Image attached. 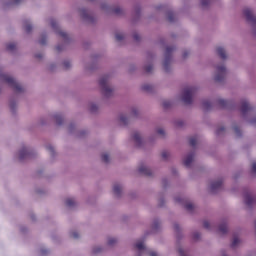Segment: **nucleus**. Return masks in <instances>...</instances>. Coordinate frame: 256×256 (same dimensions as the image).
Listing matches in <instances>:
<instances>
[{"label":"nucleus","mask_w":256,"mask_h":256,"mask_svg":"<svg viewBox=\"0 0 256 256\" xmlns=\"http://www.w3.org/2000/svg\"><path fill=\"white\" fill-rule=\"evenodd\" d=\"M139 172L143 173L144 175H151V170L147 166H140Z\"/></svg>","instance_id":"1a4fd4ad"},{"label":"nucleus","mask_w":256,"mask_h":256,"mask_svg":"<svg viewBox=\"0 0 256 256\" xmlns=\"http://www.w3.org/2000/svg\"><path fill=\"white\" fill-rule=\"evenodd\" d=\"M248 109H249V103L244 102L241 108L242 113H245V111H248Z\"/></svg>","instance_id":"2eb2a0df"},{"label":"nucleus","mask_w":256,"mask_h":256,"mask_svg":"<svg viewBox=\"0 0 256 256\" xmlns=\"http://www.w3.org/2000/svg\"><path fill=\"white\" fill-rule=\"evenodd\" d=\"M62 37H65V33H62Z\"/></svg>","instance_id":"473e14b6"},{"label":"nucleus","mask_w":256,"mask_h":256,"mask_svg":"<svg viewBox=\"0 0 256 256\" xmlns=\"http://www.w3.org/2000/svg\"><path fill=\"white\" fill-rule=\"evenodd\" d=\"M217 53L222 59H225L227 57V54L225 53V49L223 47H218Z\"/></svg>","instance_id":"9d476101"},{"label":"nucleus","mask_w":256,"mask_h":256,"mask_svg":"<svg viewBox=\"0 0 256 256\" xmlns=\"http://www.w3.org/2000/svg\"><path fill=\"white\" fill-rule=\"evenodd\" d=\"M239 241H240L239 238H234L232 242L233 247H237V244L239 243Z\"/></svg>","instance_id":"6ab92c4d"},{"label":"nucleus","mask_w":256,"mask_h":256,"mask_svg":"<svg viewBox=\"0 0 256 256\" xmlns=\"http://www.w3.org/2000/svg\"><path fill=\"white\" fill-rule=\"evenodd\" d=\"M3 81H5V83H7L8 85H10L12 87V89H15V91H21V84H19L17 81H15V79H13V77L11 76H3Z\"/></svg>","instance_id":"f03ea898"},{"label":"nucleus","mask_w":256,"mask_h":256,"mask_svg":"<svg viewBox=\"0 0 256 256\" xmlns=\"http://www.w3.org/2000/svg\"><path fill=\"white\" fill-rule=\"evenodd\" d=\"M8 49H10V50L15 49V46L14 45H9Z\"/></svg>","instance_id":"7c9ffc66"},{"label":"nucleus","mask_w":256,"mask_h":256,"mask_svg":"<svg viewBox=\"0 0 256 256\" xmlns=\"http://www.w3.org/2000/svg\"><path fill=\"white\" fill-rule=\"evenodd\" d=\"M193 93H195V88H186L183 92L182 101H184V103H191Z\"/></svg>","instance_id":"20e7f679"},{"label":"nucleus","mask_w":256,"mask_h":256,"mask_svg":"<svg viewBox=\"0 0 256 256\" xmlns=\"http://www.w3.org/2000/svg\"><path fill=\"white\" fill-rule=\"evenodd\" d=\"M75 203V199L73 198H67L65 202L67 207H74Z\"/></svg>","instance_id":"9b49d317"},{"label":"nucleus","mask_w":256,"mask_h":256,"mask_svg":"<svg viewBox=\"0 0 256 256\" xmlns=\"http://www.w3.org/2000/svg\"><path fill=\"white\" fill-rule=\"evenodd\" d=\"M157 133H158V135H165V130L160 128L157 130Z\"/></svg>","instance_id":"4be33fe9"},{"label":"nucleus","mask_w":256,"mask_h":256,"mask_svg":"<svg viewBox=\"0 0 256 256\" xmlns=\"http://www.w3.org/2000/svg\"><path fill=\"white\" fill-rule=\"evenodd\" d=\"M186 208H187V209H193V205L188 204V205L186 206Z\"/></svg>","instance_id":"c756f323"},{"label":"nucleus","mask_w":256,"mask_h":256,"mask_svg":"<svg viewBox=\"0 0 256 256\" xmlns=\"http://www.w3.org/2000/svg\"><path fill=\"white\" fill-rule=\"evenodd\" d=\"M14 3H19V0H14Z\"/></svg>","instance_id":"2f4dec72"},{"label":"nucleus","mask_w":256,"mask_h":256,"mask_svg":"<svg viewBox=\"0 0 256 256\" xmlns=\"http://www.w3.org/2000/svg\"><path fill=\"white\" fill-rule=\"evenodd\" d=\"M197 144V138L193 137L190 139V145L195 146Z\"/></svg>","instance_id":"a211bd4d"},{"label":"nucleus","mask_w":256,"mask_h":256,"mask_svg":"<svg viewBox=\"0 0 256 256\" xmlns=\"http://www.w3.org/2000/svg\"><path fill=\"white\" fill-rule=\"evenodd\" d=\"M246 203L248 204V205H250L251 204V198H246Z\"/></svg>","instance_id":"bb28decb"},{"label":"nucleus","mask_w":256,"mask_h":256,"mask_svg":"<svg viewBox=\"0 0 256 256\" xmlns=\"http://www.w3.org/2000/svg\"><path fill=\"white\" fill-rule=\"evenodd\" d=\"M115 38L117 39V41H121V39H123V34L118 33L115 35Z\"/></svg>","instance_id":"aec40b11"},{"label":"nucleus","mask_w":256,"mask_h":256,"mask_svg":"<svg viewBox=\"0 0 256 256\" xmlns=\"http://www.w3.org/2000/svg\"><path fill=\"white\" fill-rule=\"evenodd\" d=\"M136 249H138V251H143V253H146L150 256H159V253H157L156 251L147 250V248H145V243L141 240H138L136 242Z\"/></svg>","instance_id":"f257e3e1"},{"label":"nucleus","mask_w":256,"mask_h":256,"mask_svg":"<svg viewBox=\"0 0 256 256\" xmlns=\"http://www.w3.org/2000/svg\"><path fill=\"white\" fill-rule=\"evenodd\" d=\"M40 43H42V44H43L44 42H43V41H41Z\"/></svg>","instance_id":"f704fd0d"},{"label":"nucleus","mask_w":256,"mask_h":256,"mask_svg":"<svg viewBox=\"0 0 256 256\" xmlns=\"http://www.w3.org/2000/svg\"><path fill=\"white\" fill-rule=\"evenodd\" d=\"M191 163H193V154L186 156L184 159V165H186V167H189Z\"/></svg>","instance_id":"0eeeda50"},{"label":"nucleus","mask_w":256,"mask_h":256,"mask_svg":"<svg viewBox=\"0 0 256 256\" xmlns=\"http://www.w3.org/2000/svg\"><path fill=\"white\" fill-rule=\"evenodd\" d=\"M133 140L139 145V143H141V134L135 133L133 136Z\"/></svg>","instance_id":"ddd939ff"},{"label":"nucleus","mask_w":256,"mask_h":256,"mask_svg":"<svg viewBox=\"0 0 256 256\" xmlns=\"http://www.w3.org/2000/svg\"><path fill=\"white\" fill-rule=\"evenodd\" d=\"M226 73H227V69H225V66H223V65L217 66L216 73H215L216 81H221V79H223V77H225Z\"/></svg>","instance_id":"39448f33"},{"label":"nucleus","mask_w":256,"mask_h":256,"mask_svg":"<svg viewBox=\"0 0 256 256\" xmlns=\"http://www.w3.org/2000/svg\"><path fill=\"white\" fill-rule=\"evenodd\" d=\"M201 5H202L203 7H205V5H207V3L205 2V0H201Z\"/></svg>","instance_id":"cd10ccee"},{"label":"nucleus","mask_w":256,"mask_h":256,"mask_svg":"<svg viewBox=\"0 0 256 256\" xmlns=\"http://www.w3.org/2000/svg\"><path fill=\"white\" fill-rule=\"evenodd\" d=\"M100 86L102 88V93L108 97V95H111V92L113 89H111V86H109V82L107 81V78H102L100 80Z\"/></svg>","instance_id":"7ed1b4c3"},{"label":"nucleus","mask_w":256,"mask_h":256,"mask_svg":"<svg viewBox=\"0 0 256 256\" xmlns=\"http://www.w3.org/2000/svg\"><path fill=\"white\" fill-rule=\"evenodd\" d=\"M121 191H123V186H121V184H115L113 186V193L115 195H119L121 193Z\"/></svg>","instance_id":"423d86ee"},{"label":"nucleus","mask_w":256,"mask_h":256,"mask_svg":"<svg viewBox=\"0 0 256 256\" xmlns=\"http://www.w3.org/2000/svg\"><path fill=\"white\" fill-rule=\"evenodd\" d=\"M162 157H163L164 159H167V152L162 153Z\"/></svg>","instance_id":"c85d7f7f"},{"label":"nucleus","mask_w":256,"mask_h":256,"mask_svg":"<svg viewBox=\"0 0 256 256\" xmlns=\"http://www.w3.org/2000/svg\"><path fill=\"white\" fill-rule=\"evenodd\" d=\"M179 253H180L181 256H185V251H183V249H180Z\"/></svg>","instance_id":"a878e982"},{"label":"nucleus","mask_w":256,"mask_h":256,"mask_svg":"<svg viewBox=\"0 0 256 256\" xmlns=\"http://www.w3.org/2000/svg\"><path fill=\"white\" fill-rule=\"evenodd\" d=\"M25 31L30 32L31 31V25L28 24L24 27Z\"/></svg>","instance_id":"5701e85b"},{"label":"nucleus","mask_w":256,"mask_h":256,"mask_svg":"<svg viewBox=\"0 0 256 256\" xmlns=\"http://www.w3.org/2000/svg\"><path fill=\"white\" fill-rule=\"evenodd\" d=\"M115 243H117V239H115V238L108 239V245H115Z\"/></svg>","instance_id":"dca6fc26"},{"label":"nucleus","mask_w":256,"mask_h":256,"mask_svg":"<svg viewBox=\"0 0 256 256\" xmlns=\"http://www.w3.org/2000/svg\"><path fill=\"white\" fill-rule=\"evenodd\" d=\"M205 227H208V226H207V223H205Z\"/></svg>","instance_id":"72a5a7b5"},{"label":"nucleus","mask_w":256,"mask_h":256,"mask_svg":"<svg viewBox=\"0 0 256 256\" xmlns=\"http://www.w3.org/2000/svg\"><path fill=\"white\" fill-rule=\"evenodd\" d=\"M102 159H103V161H105V163H107L109 161V154H107V153L103 154Z\"/></svg>","instance_id":"f3484780"},{"label":"nucleus","mask_w":256,"mask_h":256,"mask_svg":"<svg viewBox=\"0 0 256 256\" xmlns=\"http://www.w3.org/2000/svg\"><path fill=\"white\" fill-rule=\"evenodd\" d=\"M28 155H29V153L27 152V148H23L18 153L19 159H25Z\"/></svg>","instance_id":"6e6552de"},{"label":"nucleus","mask_w":256,"mask_h":256,"mask_svg":"<svg viewBox=\"0 0 256 256\" xmlns=\"http://www.w3.org/2000/svg\"><path fill=\"white\" fill-rule=\"evenodd\" d=\"M252 172L256 173V162L252 164Z\"/></svg>","instance_id":"b1692460"},{"label":"nucleus","mask_w":256,"mask_h":256,"mask_svg":"<svg viewBox=\"0 0 256 256\" xmlns=\"http://www.w3.org/2000/svg\"><path fill=\"white\" fill-rule=\"evenodd\" d=\"M221 183H222L221 181L213 182L211 184L212 191H215V189H219V187L221 186Z\"/></svg>","instance_id":"f8f14e48"},{"label":"nucleus","mask_w":256,"mask_h":256,"mask_svg":"<svg viewBox=\"0 0 256 256\" xmlns=\"http://www.w3.org/2000/svg\"><path fill=\"white\" fill-rule=\"evenodd\" d=\"M72 237H74V239H77V237H79V235L77 234V232L72 233Z\"/></svg>","instance_id":"393cba45"},{"label":"nucleus","mask_w":256,"mask_h":256,"mask_svg":"<svg viewBox=\"0 0 256 256\" xmlns=\"http://www.w3.org/2000/svg\"><path fill=\"white\" fill-rule=\"evenodd\" d=\"M128 118L125 115L120 116V123L122 125H127Z\"/></svg>","instance_id":"4468645a"},{"label":"nucleus","mask_w":256,"mask_h":256,"mask_svg":"<svg viewBox=\"0 0 256 256\" xmlns=\"http://www.w3.org/2000/svg\"><path fill=\"white\" fill-rule=\"evenodd\" d=\"M220 231L222 233H225V231H227V226L226 225L220 226Z\"/></svg>","instance_id":"412c9836"}]
</instances>
